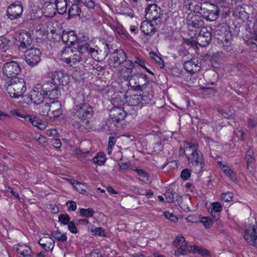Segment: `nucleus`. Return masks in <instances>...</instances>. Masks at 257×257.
<instances>
[{
	"mask_svg": "<svg viewBox=\"0 0 257 257\" xmlns=\"http://www.w3.org/2000/svg\"><path fill=\"white\" fill-rule=\"evenodd\" d=\"M86 97L85 94L81 91L73 97V106L70 113L74 118L89 123L88 119L93 116L94 110L92 106L86 101Z\"/></svg>",
	"mask_w": 257,
	"mask_h": 257,
	"instance_id": "nucleus-1",
	"label": "nucleus"
},
{
	"mask_svg": "<svg viewBox=\"0 0 257 257\" xmlns=\"http://www.w3.org/2000/svg\"><path fill=\"white\" fill-rule=\"evenodd\" d=\"M184 152L192 171L195 173L202 172L204 167V157L202 153L198 150L197 145L186 144Z\"/></svg>",
	"mask_w": 257,
	"mask_h": 257,
	"instance_id": "nucleus-2",
	"label": "nucleus"
},
{
	"mask_svg": "<svg viewBox=\"0 0 257 257\" xmlns=\"http://www.w3.org/2000/svg\"><path fill=\"white\" fill-rule=\"evenodd\" d=\"M145 18L147 20L155 22L156 25L165 23L169 19L166 13H163L160 7L155 3L148 4L146 8Z\"/></svg>",
	"mask_w": 257,
	"mask_h": 257,
	"instance_id": "nucleus-3",
	"label": "nucleus"
},
{
	"mask_svg": "<svg viewBox=\"0 0 257 257\" xmlns=\"http://www.w3.org/2000/svg\"><path fill=\"white\" fill-rule=\"evenodd\" d=\"M6 90L12 97L18 98L23 96L26 90L24 79L15 77L7 82Z\"/></svg>",
	"mask_w": 257,
	"mask_h": 257,
	"instance_id": "nucleus-4",
	"label": "nucleus"
},
{
	"mask_svg": "<svg viewBox=\"0 0 257 257\" xmlns=\"http://www.w3.org/2000/svg\"><path fill=\"white\" fill-rule=\"evenodd\" d=\"M223 7L221 5L218 4L217 6L211 4L202 5L200 7L199 14L202 18L207 21L211 22L216 20L219 13L222 15H227L222 12Z\"/></svg>",
	"mask_w": 257,
	"mask_h": 257,
	"instance_id": "nucleus-5",
	"label": "nucleus"
},
{
	"mask_svg": "<svg viewBox=\"0 0 257 257\" xmlns=\"http://www.w3.org/2000/svg\"><path fill=\"white\" fill-rule=\"evenodd\" d=\"M82 56L76 49H73L70 47H65L62 51L61 54V60L67 65L71 66L79 63L81 59Z\"/></svg>",
	"mask_w": 257,
	"mask_h": 257,
	"instance_id": "nucleus-6",
	"label": "nucleus"
},
{
	"mask_svg": "<svg viewBox=\"0 0 257 257\" xmlns=\"http://www.w3.org/2000/svg\"><path fill=\"white\" fill-rule=\"evenodd\" d=\"M173 245L177 248L174 254L176 256H180L187 254L192 250V245L188 244L184 236L181 234L177 235L173 242Z\"/></svg>",
	"mask_w": 257,
	"mask_h": 257,
	"instance_id": "nucleus-7",
	"label": "nucleus"
},
{
	"mask_svg": "<svg viewBox=\"0 0 257 257\" xmlns=\"http://www.w3.org/2000/svg\"><path fill=\"white\" fill-rule=\"evenodd\" d=\"M148 81L146 74L138 73L130 77L128 84L135 90H142L145 88Z\"/></svg>",
	"mask_w": 257,
	"mask_h": 257,
	"instance_id": "nucleus-8",
	"label": "nucleus"
},
{
	"mask_svg": "<svg viewBox=\"0 0 257 257\" xmlns=\"http://www.w3.org/2000/svg\"><path fill=\"white\" fill-rule=\"evenodd\" d=\"M47 94L39 84H36L29 94L28 97L33 103L38 105L45 100Z\"/></svg>",
	"mask_w": 257,
	"mask_h": 257,
	"instance_id": "nucleus-9",
	"label": "nucleus"
},
{
	"mask_svg": "<svg viewBox=\"0 0 257 257\" xmlns=\"http://www.w3.org/2000/svg\"><path fill=\"white\" fill-rule=\"evenodd\" d=\"M85 37H83V39H78L77 50L80 53V55H90L93 59L97 58L98 51L94 48L90 46L88 42L85 40Z\"/></svg>",
	"mask_w": 257,
	"mask_h": 257,
	"instance_id": "nucleus-10",
	"label": "nucleus"
},
{
	"mask_svg": "<svg viewBox=\"0 0 257 257\" xmlns=\"http://www.w3.org/2000/svg\"><path fill=\"white\" fill-rule=\"evenodd\" d=\"M41 52L36 48L27 49L25 52V59L30 66L37 65L41 60Z\"/></svg>",
	"mask_w": 257,
	"mask_h": 257,
	"instance_id": "nucleus-11",
	"label": "nucleus"
},
{
	"mask_svg": "<svg viewBox=\"0 0 257 257\" xmlns=\"http://www.w3.org/2000/svg\"><path fill=\"white\" fill-rule=\"evenodd\" d=\"M215 35L218 37L217 39L220 41H225L226 43L231 40V33L229 31V28L225 23L218 25L215 29Z\"/></svg>",
	"mask_w": 257,
	"mask_h": 257,
	"instance_id": "nucleus-12",
	"label": "nucleus"
},
{
	"mask_svg": "<svg viewBox=\"0 0 257 257\" xmlns=\"http://www.w3.org/2000/svg\"><path fill=\"white\" fill-rule=\"evenodd\" d=\"M16 44L20 49H26L31 45L33 41L30 33L23 31L15 35Z\"/></svg>",
	"mask_w": 257,
	"mask_h": 257,
	"instance_id": "nucleus-13",
	"label": "nucleus"
},
{
	"mask_svg": "<svg viewBox=\"0 0 257 257\" xmlns=\"http://www.w3.org/2000/svg\"><path fill=\"white\" fill-rule=\"evenodd\" d=\"M127 56L124 52L121 49H116L110 55L108 64L110 66L117 67L126 60Z\"/></svg>",
	"mask_w": 257,
	"mask_h": 257,
	"instance_id": "nucleus-14",
	"label": "nucleus"
},
{
	"mask_svg": "<svg viewBox=\"0 0 257 257\" xmlns=\"http://www.w3.org/2000/svg\"><path fill=\"white\" fill-rule=\"evenodd\" d=\"M21 70L20 65L14 61L5 63L3 67L4 74L8 77H15L20 73Z\"/></svg>",
	"mask_w": 257,
	"mask_h": 257,
	"instance_id": "nucleus-15",
	"label": "nucleus"
},
{
	"mask_svg": "<svg viewBox=\"0 0 257 257\" xmlns=\"http://www.w3.org/2000/svg\"><path fill=\"white\" fill-rule=\"evenodd\" d=\"M211 28L203 27L196 37L197 44L201 47L207 46L211 40Z\"/></svg>",
	"mask_w": 257,
	"mask_h": 257,
	"instance_id": "nucleus-16",
	"label": "nucleus"
},
{
	"mask_svg": "<svg viewBox=\"0 0 257 257\" xmlns=\"http://www.w3.org/2000/svg\"><path fill=\"white\" fill-rule=\"evenodd\" d=\"M23 12V8L20 2H16L15 3L12 4L7 10L8 16L12 20L20 17Z\"/></svg>",
	"mask_w": 257,
	"mask_h": 257,
	"instance_id": "nucleus-17",
	"label": "nucleus"
},
{
	"mask_svg": "<svg viewBox=\"0 0 257 257\" xmlns=\"http://www.w3.org/2000/svg\"><path fill=\"white\" fill-rule=\"evenodd\" d=\"M244 238L250 245L257 247V235L254 225L249 226L245 229Z\"/></svg>",
	"mask_w": 257,
	"mask_h": 257,
	"instance_id": "nucleus-18",
	"label": "nucleus"
},
{
	"mask_svg": "<svg viewBox=\"0 0 257 257\" xmlns=\"http://www.w3.org/2000/svg\"><path fill=\"white\" fill-rule=\"evenodd\" d=\"M126 114L127 113L123 107L114 106L110 110V117L113 121L116 122H119L123 120Z\"/></svg>",
	"mask_w": 257,
	"mask_h": 257,
	"instance_id": "nucleus-19",
	"label": "nucleus"
},
{
	"mask_svg": "<svg viewBox=\"0 0 257 257\" xmlns=\"http://www.w3.org/2000/svg\"><path fill=\"white\" fill-rule=\"evenodd\" d=\"M184 68L188 72L194 74L200 70V62H199L197 58H193L185 62Z\"/></svg>",
	"mask_w": 257,
	"mask_h": 257,
	"instance_id": "nucleus-20",
	"label": "nucleus"
},
{
	"mask_svg": "<svg viewBox=\"0 0 257 257\" xmlns=\"http://www.w3.org/2000/svg\"><path fill=\"white\" fill-rule=\"evenodd\" d=\"M204 25V22L201 16L198 15H189L187 17V25L189 29H200Z\"/></svg>",
	"mask_w": 257,
	"mask_h": 257,
	"instance_id": "nucleus-21",
	"label": "nucleus"
},
{
	"mask_svg": "<svg viewBox=\"0 0 257 257\" xmlns=\"http://www.w3.org/2000/svg\"><path fill=\"white\" fill-rule=\"evenodd\" d=\"M69 78V76L62 71H55L52 75V79L56 85H67Z\"/></svg>",
	"mask_w": 257,
	"mask_h": 257,
	"instance_id": "nucleus-22",
	"label": "nucleus"
},
{
	"mask_svg": "<svg viewBox=\"0 0 257 257\" xmlns=\"http://www.w3.org/2000/svg\"><path fill=\"white\" fill-rule=\"evenodd\" d=\"M55 9L54 8L51 2H49L47 5V9L53 8L54 11L53 15L55 14L56 10L59 14H64L66 13L67 10V2L66 0H55Z\"/></svg>",
	"mask_w": 257,
	"mask_h": 257,
	"instance_id": "nucleus-23",
	"label": "nucleus"
},
{
	"mask_svg": "<svg viewBox=\"0 0 257 257\" xmlns=\"http://www.w3.org/2000/svg\"><path fill=\"white\" fill-rule=\"evenodd\" d=\"M61 39L64 43L73 45L76 42L78 43V39L76 34L73 31H63Z\"/></svg>",
	"mask_w": 257,
	"mask_h": 257,
	"instance_id": "nucleus-24",
	"label": "nucleus"
},
{
	"mask_svg": "<svg viewBox=\"0 0 257 257\" xmlns=\"http://www.w3.org/2000/svg\"><path fill=\"white\" fill-rule=\"evenodd\" d=\"M39 244L45 251L52 250L55 245L54 239L48 234L42 237L39 240Z\"/></svg>",
	"mask_w": 257,
	"mask_h": 257,
	"instance_id": "nucleus-25",
	"label": "nucleus"
},
{
	"mask_svg": "<svg viewBox=\"0 0 257 257\" xmlns=\"http://www.w3.org/2000/svg\"><path fill=\"white\" fill-rule=\"evenodd\" d=\"M152 22L147 20L141 23V29L142 32L146 35H153L156 32L157 29Z\"/></svg>",
	"mask_w": 257,
	"mask_h": 257,
	"instance_id": "nucleus-26",
	"label": "nucleus"
},
{
	"mask_svg": "<svg viewBox=\"0 0 257 257\" xmlns=\"http://www.w3.org/2000/svg\"><path fill=\"white\" fill-rule=\"evenodd\" d=\"M245 159L247 163V169L249 172H252L255 167V159L253 151L250 149L246 152Z\"/></svg>",
	"mask_w": 257,
	"mask_h": 257,
	"instance_id": "nucleus-27",
	"label": "nucleus"
},
{
	"mask_svg": "<svg viewBox=\"0 0 257 257\" xmlns=\"http://www.w3.org/2000/svg\"><path fill=\"white\" fill-rule=\"evenodd\" d=\"M49 106L51 114L54 117H58L62 113L61 103L59 101L50 99Z\"/></svg>",
	"mask_w": 257,
	"mask_h": 257,
	"instance_id": "nucleus-28",
	"label": "nucleus"
},
{
	"mask_svg": "<svg viewBox=\"0 0 257 257\" xmlns=\"http://www.w3.org/2000/svg\"><path fill=\"white\" fill-rule=\"evenodd\" d=\"M18 253L23 257H32V251L30 247L26 245H18L14 246Z\"/></svg>",
	"mask_w": 257,
	"mask_h": 257,
	"instance_id": "nucleus-29",
	"label": "nucleus"
},
{
	"mask_svg": "<svg viewBox=\"0 0 257 257\" xmlns=\"http://www.w3.org/2000/svg\"><path fill=\"white\" fill-rule=\"evenodd\" d=\"M177 200L179 203L180 207L185 212H189L190 211V207L188 206V203L190 202V198L187 196H184L182 197L181 196L177 195L176 197Z\"/></svg>",
	"mask_w": 257,
	"mask_h": 257,
	"instance_id": "nucleus-30",
	"label": "nucleus"
},
{
	"mask_svg": "<svg viewBox=\"0 0 257 257\" xmlns=\"http://www.w3.org/2000/svg\"><path fill=\"white\" fill-rule=\"evenodd\" d=\"M218 164L222 171L227 177L229 178L230 180L234 182L237 181L235 173L233 172L228 166L222 164L221 162H219Z\"/></svg>",
	"mask_w": 257,
	"mask_h": 257,
	"instance_id": "nucleus-31",
	"label": "nucleus"
},
{
	"mask_svg": "<svg viewBox=\"0 0 257 257\" xmlns=\"http://www.w3.org/2000/svg\"><path fill=\"white\" fill-rule=\"evenodd\" d=\"M81 13V9L78 4H73L68 10V19H70L76 16H79Z\"/></svg>",
	"mask_w": 257,
	"mask_h": 257,
	"instance_id": "nucleus-32",
	"label": "nucleus"
},
{
	"mask_svg": "<svg viewBox=\"0 0 257 257\" xmlns=\"http://www.w3.org/2000/svg\"><path fill=\"white\" fill-rule=\"evenodd\" d=\"M142 97H141V94H134L131 96L130 97H128L127 102L129 104L132 106H136L140 105V107H142L141 106V100Z\"/></svg>",
	"mask_w": 257,
	"mask_h": 257,
	"instance_id": "nucleus-33",
	"label": "nucleus"
},
{
	"mask_svg": "<svg viewBox=\"0 0 257 257\" xmlns=\"http://www.w3.org/2000/svg\"><path fill=\"white\" fill-rule=\"evenodd\" d=\"M219 3L218 4L221 5L223 7L222 12L225 14L229 13V10L232 7L233 0H218Z\"/></svg>",
	"mask_w": 257,
	"mask_h": 257,
	"instance_id": "nucleus-34",
	"label": "nucleus"
},
{
	"mask_svg": "<svg viewBox=\"0 0 257 257\" xmlns=\"http://www.w3.org/2000/svg\"><path fill=\"white\" fill-rule=\"evenodd\" d=\"M39 84L47 95L51 88H56V85L52 78L50 80H46L43 84Z\"/></svg>",
	"mask_w": 257,
	"mask_h": 257,
	"instance_id": "nucleus-35",
	"label": "nucleus"
},
{
	"mask_svg": "<svg viewBox=\"0 0 257 257\" xmlns=\"http://www.w3.org/2000/svg\"><path fill=\"white\" fill-rule=\"evenodd\" d=\"M106 160L105 155L101 152L97 153L92 159V161L94 164L99 166L104 165Z\"/></svg>",
	"mask_w": 257,
	"mask_h": 257,
	"instance_id": "nucleus-36",
	"label": "nucleus"
},
{
	"mask_svg": "<svg viewBox=\"0 0 257 257\" xmlns=\"http://www.w3.org/2000/svg\"><path fill=\"white\" fill-rule=\"evenodd\" d=\"M245 133L241 127H238L234 131V137L233 139L237 141H243L244 139Z\"/></svg>",
	"mask_w": 257,
	"mask_h": 257,
	"instance_id": "nucleus-37",
	"label": "nucleus"
},
{
	"mask_svg": "<svg viewBox=\"0 0 257 257\" xmlns=\"http://www.w3.org/2000/svg\"><path fill=\"white\" fill-rule=\"evenodd\" d=\"M51 235L55 239L64 242L67 240V237L65 233H62L59 229L56 231H53L51 232Z\"/></svg>",
	"mask_w": 257,
	"mask_h": 257,
	"instance_id": "nucleus-38",
	"label": "nucleus"
},
{
	"mask_svg": "<svg viewBox=\"0 0 257 257\" xmlns=\"http://www.w3.org/2000/svg\"><path fill=\"white\" fill-rule=\"evenodd\" d=\"M74 189L79 193L85 194L86 193V190L83 187H86L85 183L81 184L78 181H73L71 182Z\"/></svg>",
	"mask_w": 257,
	"mask_h": 257,
	"instance_id": "nucleus-39",
	"label": "nucleus"
},
{
	"mask_svg": "<svg viewBox=\"0 0 257 257\" xmlns=\"http://www.w3.org/2000/svg\"><path fill=\"white\" fill-rule=\"evenodd\" d=\"M80 215L82 217H93L94 211L92 208H81L79 211Z\"/></svg>",
	"mask_w": 257,
	"mask_h": 257,
	"instance_id": "nucleus-40",
	"label": "nucleus"
},
{
	"mask_svg": "<svg viewBox=\"0 0 257 257\" xmlns=\"http://www.w3.org/2000/svg\"><path fill=\"white\" fill-rule=\"evenodd\" d=\"M112 29L122 37L126 38L127 37L128 34L126 32L122 26L119 25H114L112 27Z\"/></svg>",
	"mask_w": 257,
	"mask_h": 257,
	"instance_id": "nucleus-41",
	"label": "nucleus"
},
{
	"mask_svg": "<svg viewBox=\"0 0 257 257\" xmlns=\"http://www.w3.org/2000/svg\"><path fill=\"white\" fill-rule=\"evenodd\" d=\"M119 73L124 80H127L132 75L133 70L123 67H120Z\"/></svg>",
	"mask_w": 257,
	"mask_h": 257,
	"instance_id": "nucleus-42",
	"label": "nucleus"
},
{
	"mask_svg": "<svg viewBox=\"0 0 257 257\" xmlns=\"http://www.w3.org/2000/svg\"><path fill=\"white\" fill-rule=\"evenodd\" d=\"M194 252L198 253L203 256H206L209 254L208 250L197 245H192V250Z\"/></svg>",
	"mask_w": 257,
	"mask_h": 257,
	"instance_id": "nucleus-43",
	"label": "nucleus"
},
{
	"mask_svg": "<svg viewBox=\"0 0 257 257\" xmlns=\"http://www.w3.org/2000/svg\"><path fill=\"white\" fill-rule=\"evenodd\" d=\"M9 40L6 37H0V50L5 51L9 48Z\"/></svg>",
	"mask_w": 257,
	"mask_h": 257,
	"instance_id": "nucleus-44",
	"label": "nucleus"
},
{
	"mask_svg": "<svg viewBox=\"0 0 257 257\" xmlns=\"http://www.w3.org/2000/svg\"><path fill=\"white\" fill-rule=\"evenodd\" d=\"M164 195L168 202L173 203L174 202L175 196L176 195V196H177L178 195H176L175 193H174L172 191L169 190L165 193ZM175 197L176 199L178 198V197Z\"/></svg>",
	"mask_w": 257,
	"mask_h": 257,
	"instance_id": "nucleus-45",
	"label": "nucleus"
},
{
	"mask_svg": "<svg viewBox=\"0 0 257 257\" xmlns=\"http://www.w3.org/2000/svg\"><path fill=\"white\" fill-rule=\"evenodd\" d=\"M220 113L225 117L227 118H230L234 115L235 110L232 108H229L228 110H222L219 111Z\"/></svg>",
	"mask_w": 257,
	"mask_h": 257,
	"instance_id": "nucleus-46",
	"label": "nucleus"
},
{
	"mask_svg": "<svg viewBox=\"0 0 257 257\" xmlns=\"http://www.w3.org/2000/svg\"><path fill=\"white\" fill-rule=\"evenodd\" d=\"M57 85H56V88H51V89H50V91H49V96L50 97H52V98H51L54 100L55 98H57L59 97V96L60 95V92L58 89Z\"/></svg>",
	"mask_w": 257,
	"mask_h": 257,
	"instance_id": "nucleus-47",
	"label": "nucleus"
},
{
	"mask_svg": "<svg viewBox=\"0 0 257 257\" xmlns=\"http://www.w3.org/2000/svg\"><path fill=\"white\" fill-rule=\"evenodd\" d=\"M31 123L41 129L43 127L41 119L36 115L33 116Z\"/></svg>",
	"mask_w": 257,
	"mask_h": 257,
	"instance_id": "nucleus-48",
	"label": "nucleus"
},
{
	"mask_svg": "<svg viewBox=\"0 0 257 257\" xmlns=\"http://www.w3.org/2000/svg\"><path fill=\"white\" fill-rule=\"evenodd\" d=\"M58 219L61 223L64 225H67L70 222V218L69 215L67 214H61L59 215Z\"/></svg>",
	"mask_w": 257,
	"mask_h": 257,
	"instance_id": "nucleus-49",
	"label": "nucleus"
},
{
	"mask_svg": "<svg viewBox=\"0 0 257 257\" xmlns=\"http://www.w3.org/2000/svg\"><path fill=\"white\" fill-rule=\"evenodd\" d=\"M142 99L141 100V106H143L146 104H149L152 100L153 96L149 94H141Z\"/></svg>",
	"mask_w": 257,
	"mask_h": 257,
	"instance_id": "nucleus-50",
	"label": "nucleus"
},
{
	"mask_svg": "<svg viewBox=\"0 0 257 257\" xmlns=\"http://www.w3.org/2000/svg\"><path fill=\"white\" fill-rule=\"evenodd\" d=\"M196 5V2L195 0H185L184 2V6L191 11H194V7Z\"/></svg>",
	"mask_w": 257,
	"mask_h": 257,
	"instance_id": "nucleus-51",
	"label": "nucleus"
},
{
	"mask_svg": "<svg viewBox=\"0 0 257 257\" xmlns=\"http://www.w3.org/2000/svg\"><path fill=\"white\" fill-rule=\"evenodd\" d=\"M200 222L202 223L206 228H209L213 224L212 219L208 217H201Z\"/></svg>",
	"mask_w": 257,
	"mask_h": 257,
	"instance_id": "nucleus-52",
	"label": "nucleus"
},
{
	"mask_svg": "<svg viewBox=\"0 0 257 257\" xmlns=\"http://www.w3.org/2000/svg\"><path fill=\"white\" fill-rule=\"evenodd\" d=\"M212 211L215 213L220 212L222 209L221 204L218 202H215L211 204Z\"/></svg>",
	"mask_w": 257,
	"mask_h": 257,
	"instance_id": "nucleus-53",
	"label": "nucleus"
},
{
	"mask_svg": "<svg viewBox=\"0 0 257 257\" xmlns=\"http://www.w3.org/2000/svg\"><path fill=\"white\" fill-rule=\"evenodd\" d=\"M122 65L120 66L121 67L130 69L132 70H133L134 68V64L133 61L130 60H127L126 59V60L124 61Z\"/></svg>",
	"mask_w": 257,
	"mask_h": 257,
	"instance_id": "nucleus-54",
	"label": "nucleus"
},
{
	"mask_svg": "<svg viewBox=\"0 0 257 257\" xmlns=\"http://www.w3.org/2000/svg\"><path fill=\"white\" fill-rule=\"evenodd\" d=\"M50 107L49 102H46L43 106L41 113L43 115L47 116L50 114Z\"/></svg>",
	"mask_w": 257,
	"mask_h": 257,
	"instance_id": "nucleus-55",
	"label": "nucleus"
},
{
	"mask_svg": "<svg viewBox=\"0 0 257 257\" xmlns=\"http://www.w3.org/2000/svg\"><path fill=\"white\" fill-rule=\"evenodd\" d=\"M232 198V195L231 192L222 193L220 196V199L225 202L230 201Z\"/></svg>",
	"mask_w": 257,
	"mask_h": 257,
	"instance_id": "nucleus-56",
	"label": "nucleus"
},
{
	"mask_svg": "<svg viewBox=\"0 0 257 257\" xmlns=\"http://www.w3.org/2000/svg\"><path fill=\"white\" fill-rule=\"evenodd\" d=\"M221 43L223 44V49L226 51L227 52H231V51L233 50V47L231 44V40L229 41L227 44L226 43V42L224 41H221Z\"/></svg>",
	"mask_w": 257,
	"mask_h": 257,
	"instance_id": "nucleus-57",
	"label": "nucleus"
},
{
	"mask_svg": "<svg viewBox=\"0 0 257 257\" xmlns=\"http://www.w3.org/2000/svg\"><path fill=\"white\" fill-rule=\"evenodd\" d=\"M191 176V171L188 169H183L181 174V177L182 179L187 180L189 179Z\"/></svg>",
	"mask_w": 257,
	"mask_h": 257,
	"instance_id": "nucleus-58",
	"label": "nucleus"
},
{
	"mask_svg": "<svg viewBox=\"0 0 257 257\" xmlns=\"http://www.w3.org/2000/svg\"><path fill=\"white\" fill-rule=\"evenodd\" d=\"M66 205L68 207V210L69 211H74L76 209V203L71 200L67 202Z\"/></svg>",
	"mask_w": 257,
	"mask_h": 257,
	"instance_id": "nucleus-59",
	"label": "nucleus"
},
{
	"mask_svg": "<svg viewBox=\"0 0 257 257\" xmlns=\"http://www.w3.org/2000/svg\"><path fill=\"white\" fill-rule=\"evenodd\" d=\"M68 227L69 230L71 233H77L78 232L77 229L76 227L75 224L73 221H70L68 224Z\"/></svg>",
	"mask_w": 257,
	"mask_h": 257,
	"instance_id": "nucleus-60",
	"label": "nucleus"
},
{
	"mask_svg": "<svg viewBox=\"0 0 257 257\" xmlns=\"http://www.w3.org/2000/svg\"><path fill=\"white\" fill-rule=\"evenodd\" d=\"M131 190L137 194H139V195H144V194L143 193V189L140 188L139 186H132L131 188Z\"/></svg>",
	"mask_w": 257,
	"mask_h": 257,
	"instance_id": "nucleus-61",
	"label": "nucleus"
},
{
	"mask_svg": "<svg viewBox=\"0 0 257 257\" xmlns=\"http://www.w3.org/2000/svg\"><path fill=\"white\" fill-rule=\"evenodd\" d=\"M164 215L167 218L169 219L172 221L176 222V221L178 220L176 216H175L172 213H170L169 212L165 211L164 212Z\"/></svg>",
	"mask_w": 257,
	"mask_h": 257,
	"instance_id": "nucleus-62",
	"label": "nucleus"
},
{
	"mask_svg": "<svg viewBox=\"0 0 257 257\" xmlns=\"http://www.w3.org/2000/svg\"><path fill=\"white\" fill-rule=\"evenodd\" d=\"M82 3L89 9L93 8L95 6L94 2L91 0H82Z\"/></svg>",
	"mask_w": 257,
	"mask_h": 257,
	"instance_id": "nucleus-63",
	"label": "nucleus"
},
{
	"mask_svg": "<svg viewBox=\"0 0 257 257\" xmlns=\"http://www.w3.org/2000/svg\"><path fill=\"white\" fill-rule=\"evenodd\" d=\"M179 4V0H172L171 1V2L169 3V6L170 9H171V10H174L175 11L177 9V7L178 6Z\"/></svg>",
	"mask_w": 257,
	"mask_h": 257,
	"instance_id": "nucleus-64",
	"label": "nucleus"
}]
</instances>
